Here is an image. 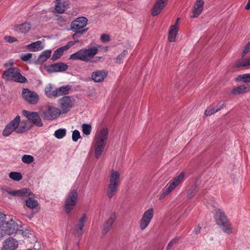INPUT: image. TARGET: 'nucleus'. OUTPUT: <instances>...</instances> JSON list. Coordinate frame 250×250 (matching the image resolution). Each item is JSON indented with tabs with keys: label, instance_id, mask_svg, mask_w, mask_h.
Wrapping results in <instances>:
<instances>
[{
	"label": "nucleus",
	"instance_id": "obj_1",
	"mask_svg": "<svg viewBox=\"0 0 250 250\" xmlns=\"http://www.w3.org/2000/svg\"><path fill=\"white\" fill-rule=\"evenodd\" d=\"M214 211V217L217 224L224 232L227 234L233 233L234 230L232 225L229 222L224 212L219 208H216Z\"/></svg>",
	"mask_w": 250,
	"mask_h": 250
},
{
	"label": "nucleus",
	"instance_id": "obj_2",
	"mask_svg": "<svg viewBox=\"0 0 250 250\" xmlns=\"http://www.w3.org/2000/svg\"><path fill=\"white\" fill-rule=\"evenodd\" d=\"M98 49L96 47H92L87 49L83 48L71 54L69 56V59L88 62L98 53Z\"/></svg>",
	"mask_w": 250,
	"mask_h": 250
},
{
	"label": "nucleus",
	"instance_id": "obj_3",
	"mask_svg": "<svg viewBox=\"0 0 250 250\" xmlns=\"http://www.w3.org/2000/svg\"><path fill=\"white\" fill-rule=\"evenodd\" d=\"M108 131L106 128H102L96 136L95 141V156L99 158L104 151L106 143Z\"/></svg>",
	"mask_w": 250,
	"mask_h": 250
},
{
	"label": "nucleus",
	"instance_id": "obj_4",
	"mask_svg": "<svg viewBox=\"0 0 250 250\" xmlns=\"http://www.w3.org/2000/svg\"><path fill=\"white\" fill-rule=\"evenodd\" d=\"M120 173L113 169L110 170L109 183L107 186L106 195L109 199L112 198L117 193L119 186Z\"/></svg>",
	"mask_w": 250,
	"mask_h": 250
},
{
	"label": "nucleus",
	"instance_id": "obj_5",
	"mask_svg": "<svg viewBox=\"0 0 250 250\" xmlns=\"http://www.w3.org/2000/svg\"><path fill=\"white\" fill-rule=\"evenodd\" d=\"M2 77L6 80H11L21 83L27 82L26 78L21 74L19 69L14 67H11L4 70Z\"/></svg>",
	"mask_w": 250,
	"mask_h": 250
},
{
	"label": "nucleus",
	"instance_id": "obj_6",
	"mask_svg": "<svg viewBox=\"0 0 250 250\" xmlns=\"http://www.w3.org/2000/svg\"><path fill=\"white\" fill-rule=\"evenodd\" d=\"M40 113L44 120H52L57 118L61 112L60 109L47 104L42 107Z\"/></svg>",
	"mask_w": 250,
	"mask_h": 250
},
{
	"label": "nucleus",
	"instance_id": "obj_7",
	"mask_svg": "<svg viewBox=\"0 0 250 250\" xmlns=\"http://www.w3.org/2000/svg\"><path fill=\"white\" fill-rule=\"evenodd\" d=\"M78 201V193L77 189H71L68 193L64 202V210L69 213L73 210Z\"/></svg>",
	"mask_w": 250,
	"mask_h": 250
},
{
	"label": "nucleus",
	"instance_id": "obj_8",
	"mask_svg": "<svg viewBox=\"0 0 250 250\" xmlns=\"http://www.w3.org/2000/svg\"><path fill=\"white\" fill-rule=\"evenodd\" d=\"M20 224L16 222L13 218H9L7 221L6 224H4V226L1 229L6 234L8 235H11L14 233H16L18 230H21V222H19Z\"/></svg>",
	"mask_w": 250,
	"mask_h": 250
},
{
	"label": "nucleus",
	"instance_id": "obj_9",
	"mask_svg": "<svg viewBox=\"0 0 250 250\" xmlns=\"http://www.w3.org/2000/svg\"><path fill=\"white\" fill-rule=\"evenodd\" d=\"M74 98L73 96H63L58 100L60 104V110L62 113L65 114L72 107L74 104Z\"/></svg>",
	"mask_w": 250,
	"mask_h": 250
},
{
	"label": "nucleus",
	"instance_id": "obj_10",
	"mask_svg": "<svg viewBox=\"0 0 250 250\" xmlns=\"http://www.w3.org/2000/svg\"><path fill=\"white\" fill-rule=\"evenodd\" d=\"M22 114L26 117L28 121L33 123L34 125L41 127L43 124L39 114L37 112H30L26 110L22 111Z\"/></svg>",
	"mask_w": 250,
	"mask_h": 250
},
{
	"label": "nucleus",
	"instance_id": "obj_11",
	"mask_svg": "<svg viewBox=\"0 0 250 250\" xmlns=\"http://www.w3.org/2000/svg\"><path fill=\"white\" fill-rule=\"evenodd\" d=\"M23 98L30 104H37L39 100V96L35 91L29 90L27 88H23L22 92Z\"/></svg>",
	"mask_w": 250,
	"mask_h": 250
},
{
	"label": "nucleus",
	"instance_id": "obj_12",
	"mask_svg": "<svg viewBox=\"0 0 250 250\" xmlns=\"http://www.w3.org/2000/svg\"><path fill=\"white\" fill-rule=\"evenodd\" d=\"M154 215V210L150 208L144 213L140 220V228L142 230H144L149 224Z\"/></svg>",
	"mask_w": 250,
	"mask_h": 250
},
{
	"label": "nucleus",
	"instance_id": "obj_13",
	"mask_svg": "<svg viewBox=\"0 0 250 250\" xmlns=\"http://www.w3.org/2000/svg\"><path fill=\"white\" fill-rule=\"evenodd\" d=\"M20 123V116L19 115H17L5 126L2 132V135L4 136H8L14 131H16L17 127L19 125Z\"/></svg>",
	"mask_w": 250,
	"mask_h": 250
},
{
	"label": "nucleus",
	"instance_id": "obj_14",
	"mask_svg": "<svg viewBox=\"0 0 250 250\" xmlns=\"http://www.w3.org/2000/svg\"><path fill=\"white\" fill-rule=\"evenodd\" d=\"M88 20L84 17H81L74 20L71 23L70 29L72 31H81L84 29L87 24Z\"/></svg>",
	"mask_w": 250,
	"mask_h": 250
},
{
	"label": "nucleus",
	"instance_id": "obj_15",
	"mask_svg": "<svg viewBox=\"0 0 250 250\" xmlns=\"http://www.w3.org/2000/svg\"><path fill=\"white\" fill-rule=\"evenodd\" d=\"M5 193L11 198L13 196L25 197L31 196L33 194L29 189L23 188L19 190H6Z\"/></svg>",
	"mask_w": 250,
	"mask_h": 250
},
{
	"label": "nucleus",
	"instance_id": "obj_16",
	"mask_svg": "<svg viewBox=\"0 0 250 250\" xmlns=\"http://www.w3.org/2000/svg\"><path fill=\"white\" fill-rule=\"evenodd\" d=\"M18 247V241L12 237H9L3 242L1 250H16Z\"/></svg>",
	"mask_w": 250,
	"mask_h": 250
},
{
	"label": "nucleus",
	"instance_id": "obj_17",
	"mask_svg": "<svg viewBox=\"0 0 250 250\" xmlns=\"http://www.w3.org/2000/svg\"><path fill=\"white\" fill-rule=\"evenodd\" d=\"M86 221V215L83 214L79 219L78 223L74 226V233L75 235L78 236H81L82 235L83 233V228Z\"/></svg>",
	"mask_w": 250,
	"mask_h": 250
},
{
	"label": "nucleus",
	"instance_id": "obj_18",
	"mask_svg": "<svg viewBox=\"0 0 250 250\" xmlns=\"http://www.w3.org/2000/svg\"><path fill=\"white\" fill-rule=\"evenodd\" d=\"M68 66L63 62H57L49 65L47 71L50 73L63 72L68 69Z\"/></svg>",
	"mask_w": 250,
	"mask_h": 250
},
{
	"label": "nucleus",
	"instance_id": "obj_19",
	"mask_svg": "<svg viewBox=\"0 0 250 250\" xmlns=\"http://www.w3.org/2000/svg\"><path fill=\"white\" fill-rule=\"evenodd\" d=\"M204 4L203 0H197L195 1L192 9V14L190 15V18H196L199 16L203 9Z\"/></svg>",
	"mask_w": 250,
	"mask_h": 250
},
{
	"label": "nucleus",
	"instance_id": "obj_20",
	"mask_svg": "<svg viewBox=\"0 0 250 250\" xmlns=\"http://www.w3.org/2000/svg\"><path fill=\"white\" fill-rule=\"evenodd\" d=\"M116 218V215L115 212H112L109 214L107 220L103 226L102 232L104 234H106L110 230Z\"/></svg>",
	"mask_w": 250,
	"mask_h": 250
},
{
	"label": "nucleus",
	"instance_id": "obj_21",
	"mask_svg": "<svg viewBox=\"0 0 250 250\" xmlns=\"http://www.w3.org/2000/svg\"><path fill=\"white\" fill-rule=\"evenodd\" d=\"M167 1V0H157L152 10V15L156 16L160 14L163 9L165 7Z\"/></svg>",
	"mask_w": 250,
	"mask_h": 250
},
{
	"label": "nucleus",
	"instance_id": "obj_22",
	"mask_svg": "<svg viewBox=\"0 0 250 250\" xmlns=\"http://www.w3.org/2000/svg\"><path fill=\"white\" fill-rule=\"evenodd\" d=\"M107 74V71L105 70H97L92 73L91 78L95 82H102L104 81Z\"/></svg>",
	"mask_w": 250,
	"mask_h": 250
},
{
	"label": "nucleus",
	"instance_id": "obj_23",
	"mask_svg": "<svg viewBox=\"0 0 250 250\" xmlns=\"http://www.w3.org/2000/svg\"><path fill=\"white\" fill-rule=\"evenodd\" d=\"M224 104L218 103L216 104H212L209 106L205 111V114L207 116H210L219 111L223 108Z\"/></svg>",
	"mask_w": 250,
	"mask_h": 250
},
{
	"label": "nucleus",
	"instance_id": "obj_24",
	"mask_svg": "<svg viewBox=\"0 0 250 250\" xmlns=\"http://www.w3.org/2000/svg\"><path fill=\"white\" fill-rule=\"evenodd\" d=\"M67 2L64 0H57L55 10L57 13L62 14L67 9Z\"/></svg>",
	"mask_w": 250,
	"mask_h": 250
},
{
	"label": "nucleus",
	"instance_id": "obj_25",
	"mask_svg": "<svg viewBox=\"0 0 250 250\" xmlns=\"http://www.w3.org/2000/svg\"><path fill=\"white\" fill-rule=\"evenodd\" d=\"M178 27L176 25H171L168 31V40L170 42L175 41V38L177 35Z\"/></svg>",
	"mask_w": 250,
	"mask_h": 250
},
{
	"label": "nucleus",
	"instance_id": "obj_26",
	"mask_svg": "<svg viewBox=\"0 0 250 250\" xmlns=\"http://www.w3.org/2000/svg\"><path fill=\"white\" fill-rule=\"evenodd\" d=\"M71 89L72 86L70 85H66L57 88V97L68 94Z\"/></svg>",
	"mask_w": 250,
	"mask_h": 250
},
{
	"label": "nucleus",
	"instance_id": "obj_27",
	"mask_svg": "<svg viewBox=\"0 0 250 250\" xmlns=\"http://www.w3.org/2000/svg\"><path fill=\"white\" fill-rule=\"evenodd\" d=\"M44 92L46 96L50 98H56L57 92L56 89L53 90V86L51 83L47 85L44 89Z\"/></svg>",
	"mask_w": 250,
	"mask_h": 250
},
{
	"label": "nucleus",
	"instance_id": "obj_28",
	"mask_svg": "<svg viewBox=\"0 0 250 250\" xmlns=\"http://www.w3.org/2000/svg\"><path fill=\"white\" fill-rule=\"evenodd\" d=\"M250 90L249 87L246 85H241L234 88L231 91V93L234 95H239L249 92Z\"/></svg>",
	"mask_w": 250,
	"mask_h": 250
},
{
	"label": "nucleus",
	"instance_id": "obj_29",
	"mask_svg": "<svg viewBox=\"0 0 250 250\" xmlns=\"http://www.w3.org/2000/svg\"><path fill=\"white\" fill-rule=\"evenodd\" d=\"M42 43V41H38L27 45V48L29 50L33 52L41 50L43 49V47L41 46Z\"/></svg>",
	"mask_w": 250,
	"mask_h": 250
},
{
	"label": "nucleus",
	"instance_id": "obj_30",
	"mask_svg": "<svg viewBox=\"0 0 250 250\" xmlns=\"http://www.w3.org/2000/svg\"><path fill=\"white\" fill-rule=\"evenodd\" d=\"M30 24L28 22H24L23 23L17 25L15 26V30L21 33H27L30 29Z\"/></svg>",
	"mask_w": 250,
	"mask_h": 250
},
{
	"label": "nucleus",
	"instance_id": "obj_31",
	"mask_svg": "<svg viewBox=\"0 0 250 250\" xmlns=\"http://www.w3.org/2000/svg\"><path fill=\"white\" fill-rule=\"evenodd\" d=\"M28 121H22L20 122L19 125L16 130L17 133H22L28 131L30 127L27 125Z\"/></svg>",
	"mask_w": 250,
	"mask_h": 250
},
{
	"label": "nucleus",
	"instance_id": "obj_32",
	"mask_svg": "<svg viewBox=\"0 0 250 250\" xmlns=\"http://www.w3.org/2000/svg\"><path fill=\"white\" fill-rule=\"evenodd\" d=\"M30 196H28V198L25 200V205L30 209L36 208L39 205V203L37 200Z\"/></svg>",
	"mask_w": 250,
	"mask_h": 250
},
{
	"label": "nucleus",
	"instance_id": "obj_33",
	"mask_svg": "<svg viewBox=\"0 0 250 250\" xmlns=\"http://www.w3.org/2000/svg\"><path fill=\"white\" fill-rule=\"evenodd\" d=\"M185 176L184 172H181L177 176L174 178L173 180V182L170 184V185L175 188L176 186L179 185L184 179Z\"/></svg>",
	"mask_w": 250,
	"mask_h": 250
},
{
	"label": "nucleus",
	"instance_id": "obj_34",
	"mask_svg": "<svg viewBox=\"0 0 250 250\" xmlns=\"http://www.w3.org/2000/svg\"><path fill=\"white\" fill-rule=\"evenodd\" d=\"M51 51L47 50L43 51L38 58V61L40 63L45 62L51 56Z\"/></svg>",
	"mask_w": 250,
	"mask_h": 250
},
{
	"label": "nucleus",
	"instance_id": "obj_35",
	"mask_svg": "<svg viewBox=\"0 0 250 250\" xmlns=\"http://www.w3.org/2000/svg\"><path fill=\"white\" fill-rule=\"evenodd\" d=\"M64 51L66 50L63 48V46L58 48L54 52L51 60L53 61L57 60L62 55Z\"/></svg>",
	"mask_w": 250,
	"mask_h": 250
},
{
	"label": "nucleus",
	"instance_id": "obj_36",
	"mask_svg": "<svg viewBox=\"0 0 250 250\" xmlns=\"http://www.w3.org/2000/svg\"><path fill=\"white\" fill-rule=\"evenodd\" d=\"M237 82L242 81L244 83L250 82V73L239 75L235 78Z\"/></svg>",
	"mask_w": 250,
	"mask_h": 250
},
{
	"label": "nucleus",
	"instance_id": "obj_37",
	"mask_svg": "<svg viewBox=\"0 0 250 250\" xmlns=\"http://www.w3.org/2000/svg\"><path fill=\"white\" fill-rule=\"evenodd\" d=\"M174 188L169 185L168 187L164 190H163L162 193L160 195L159 199L162 200L167 195H168L170 192H171Z\"/></svg>",
	"mask_w": 250,
	"mask_h": 250
},
{
	"label": "nucleus",
	"instance_id": "obj_38",
	"mask_svg": "<svg viewBox=\"0 0 250 250\" xmlns=\"http://www.w3.org/2000/svg\"><path fill=\"white\" fill-rule=\"evenodd\" d=\"M66 132L65 128H60L55 131L54 135L57 139H62L66 135Z\"/></svg>",
	"mask_w": 250,
	"mask_h": 250
},
{
	"label": "nucleus",
	"instance_id": "obj_39",
	"mask_svg": "<svg viewBox=\"0 0 250 250\" xmlns=\"http://www.w3.org/2000/svg\"><path fill=\"white\" fill-rule=\"evenodd\" d=\"M9 176L11 179L16 181H19L21 180L22 177L21 174L17 172H10Z\"/></svg>",
	"mask_w": 250,
	"mask_h": 250
},
{
	"label": "nucleus",
	"instance_id": "obj_40",
	"mask_svg": "<svg viewBox=\"0 0 250 250\" xmlns=\"http://www.w3.org/2000/svg\"><path fill=\"white\" fill-rule=\"evenodd\" d=\"M88 30V28H85L81 30V31H74L75 33L72 36V38L74 41L78 40L81 36L84 33H86Z\"/></svg>",
	"mask_w": 250,
	"mask_h": 250
},
{
	"label": "nucleus",
	"instance_id": "obj_41",
	"mask_svg": "<svg viewBox=\"0 0 250 250\" xmlns=\"http://www.w3.org/2000/svg\"><path fill=\"white\" fill-rule=\"evenodd\" d=\"M91 126L89 124H83L82 125V131L84 134L88 135L91 131Z\"/></svg>",
	"mask_w": 250,
	"mask_h": 250
},
{
	"label": "nucleus",
	"instance_id": "obj_42",
	"mask_svg": "<svg viewBox=\"0 0 250 250\" xmlns=\"http://www.w3.org/2000/svg\"><path fill=\"white\" fill-rule=\"evenodd\" d=\"M21 160L23 163L29 164L34 161V158L30 155H24L22 157Z\"/></svg>",
	"mask_w": 250,
	"mask_h": 250
},
{
	"label": "nucleus",
	"instance_id": "obj_43",
	"mask_svg": "<svg viewBox=\"0 0 250 250\" xmlns=\"http://www.w3.org/2000/svg\"><path fill=\"white\" fill-rule=\"evenodd\" d=\"M246 63L245 60L240 59L236 61L233 64L234 68H240L241 67H246Z\"/></svg>",
	"mask_w": 250,
	"mask_h": 250
},
{
	"label": "nucleus",
	"instance_id": "obj_44",
	"mask_svg": "<svg viewBox=\"0 0 250 250\" xmlns=\"http://www.w3.org/2000/svg\"><path fill=\"white\" fill-rule=\"evenodd\" d=\"M8 220L5 214L0 212V228L2 229Z\"/></svg>",
	"mask_w": 250,
	"mask_h": 250
},
{
	"label": "nucleus",
	"instance_id": "obj_45",
	"mask_svg": "<svg viewBox=\"0 0 250 250\" xmlns=\"http://www.w3.org/2000/svg\"><path fill=\"white\" fill-rule=\"evenodd\" d=\"M180 238L179 237H175L173 239H172L168 244L167 250H170L171 248L176 244L177 242L179 241Z\"/></svg>",
	"mask_w": 250,
	"mask_h": 250
},
{
	"label": "nucleus",
	"instance_id": "obj_46",
	"mask_svg": "<svg viewBox=\"0 0 250 250\" xmlns=\"http://www.w3.org/2000/svg\"><path fill=\"white\" fill-rule=\"evenodd\" d=\"M81 138V135L80 132L78 130H75L73 131L72 133V140L74 142H77L79 139Z\"/></svg>",
	"mask_w": 250,
	"mask_h": 250
},
{
	"label": "nucleus",
	"instance_id": "obj_47",
	"mask_svg": "<svg viewBox=\"0 0 250 250\" xmlns=\"http://www.w3.org/2000/svg\"><path fill=\"white\" fill-rule=\"evenodd\" d=\"M127 54L126 50H124L117 58L116 62L117 63H120L123 59Z\"/></svg>",
	"mask_w": 250,
	"mask_h": 250
},
{
	"label": "nucleus",
	"instance_id": "obj_48",
	"mask_svg": "<svg viewBox=\"0 0 250 250\" xmlns=\"http://www.w3.org/2000/svg\"><path fill=\"white\" fill-rule=\"evenodd\" d=\"M32 56H33V54H32V53H26V54L22 55L21 56V59L22 61H23L24 62H26L27 61L30 60L32 58Z\"/></svg>",
	"mask_w": 250,
	"mask_h": 250
},
{
	"label": "nucleus",
	"instance_id": "obj_49",
	"mask_svg": "<svg viewBox=\"0 0 250 250\" xmlns=\"http://www.w3.org/2000/svg\"><path fill=\"white\" fill-rule=\"evenodd\" d=\"M78 42H79V40L68 42L66 45H64L63 46V48L65 50H67L69 48H70L71 47H72V46H73L74 45H75L76 43H77Z\"/></svg>",
	"mask_w": 250,
	"mask_h": 250
},
{
	"label": "nucleus",
	"instance_id": "obj_50",
	"mask_svg": "<svg viewBox=\"0 0 250 250\" xmlns=\"http://www.w3.org/2000/svg\"><path fill=\"white\" fill-rule=\"evenodd\" d=\"M4 39L7 42L9 43H13L17 41V39L10 36H6L4 37Z\"/></svg>",
	"mask_w": 250,
	"mask_h": 250
},
{
	"label": "nucleus",
	"instance_id": "obj_51",
	"mask_svg": "<svg viewBox=\"0 0 250 250\" xmlns=\"http://www.w3.org/2000/svg\"><path fill=\"white\" fill-rule=\"evenodd\" d=\"M101 41L104 42H106L110 41V36L108 35L103 34L101 37Z\"/></svg>",
	"mask_w": 250,
	"mask_h": 250
},
{
	"label": "nucleus",
	"instance_id": "obj_52",
	"mask_svg": "<svg viewBox=\"0 0 250 250\" xmlns=\"http://www.w3.org/2000/svg\"><path fill=\"white\" fill-rule=\"evenodd\" d=\"M196 188V186H192L191 188L188 190V198H190L193 196V193H194V191L195 190Z\"/></svg>",
	"mask_w": 250,
	"mask_h": 250
},
{
	"label": "nucleus",
	"instance_id": "obj_53",
	"mask_svg": "<svg viewBox=\"0 0 250 250\" xmlns=\"http://www.w3.org/2000/svg\"><path fill=\"white\" fill-rule=\"evenodd\" d=\"M250 51V42H249L246 45L243 52V56L246 55Z\"/></svg>",
	"mask_w": 250,
	"mask_h": 250
},
{
	"label": "nucleus",
	"instance_id": "obj_54",
	"mask_svg": "<svg viewBox=\"0 0 250 250\" xmlns=\"http://www.w3.org/2000/svg\"><path fill=\"white\" fill-rule=\"evenodd\" d=\"M201 228L199 226H196L194 229V232L198 233L200 232Z\"/></svg>",
	"mask_w": 250,
	"mask_h": 250
},
{
	"label": "nucleus",
	"instance_id": "obj_55",
	"mask_svg": "<svg viewBox=\"0 0 250 250\" xmlns=\"http://www.w3.org/2000/svg\"><path fill=\"white\" fill-rule=\"evenodd\" d=\"M13 64V62L12 61H9L8 62H6L4 64V66L5 67H7L8 66H12Z\"/></svg>",
	"mask_w": 250,
	"mask_h": 250
},
{
	"label": "nucleus",
	"instance_id": "obj_56",
	"mask_svg": "<svg viewBox=\"0 0 250 250\" xmlns=\"http://www.w3.org/2000/svg\"><path fill=\"white\" fill-rule=\"evenodd\" d=\"M246 66H250V58H247L245 60Z\"/></svg>",
	"mask_w": 250,
	"mask_h": 250
},
{
	"label": "nucleus",
	"instance_id": "obj_57",
	"mask_svg": "<svg viewBox=\"0 0 250 250\" xmlns=\"http://www.w3.org/2000/svg\"><path fill=\"white\" fill-rule=\"evenodd\" d=\"M245 9L246 10H249L250 9V0H248V3L245 6Z\"/></svg>",
	"mask_w": 250,
	"mask_h": 250
},
{
	"label": "nucleus",
	"instance_id": "obj_58",
	"mask_svg": "<svg viewBox=\"0 0 250 250\" xmlns=\"http://www.w3.org/2000/svg\"><path fill=\"white\" fill-rule=\"evenodd\" d=\"M180 20V18H178L177 20H176V22L174 24V25H177V27H178V23H179V21Z\"/></svg>",
	"mask_w": 250,
	"mask_h": 250
},
{
	"label": "nucleus",
	"instance_id": "obj_59",
	"mask_svg": "<svg viewBox=\"0 0 250 250\" xmlns=\"http://www.w3.org/2000/svg\"><path fill=\"white\" fill-rule=\"evenodd\" d=\"M101 58V57H96V58H95V59H96V61H98V60H100Z\"/></svg>",
	"mask_w": 250,
	"mask_h": 250
},
{
	"label": "nucleus",
	"instance_id": "obj_60",
	"mask_svg": "<svg viewBox=\"0 0 250 250\" xmlns=\"http://www.w3.org/2000/svg\"><path fill=\"white\" fill-rule=\"evenodd\" d=\"M3 237L2 233L0 231V240Z\"/></svg>",
	"mask_w": 250,
	"mask_h": 250
},
{
	"label": "nucleus",
	"instance_id": "obj_61",
	"mask_svg": "<svg viewBox=\"0 0 250 250\" xmlns=\"http://www.w3.org/2000/svg\"><path fill=\"white\" fill-rule=\"evenodd\" d=\"M33 250L32 249H28V250Z\"/></svg>",
	"mask_w": 250,
	"mask_h": 250
}]
</instances>
